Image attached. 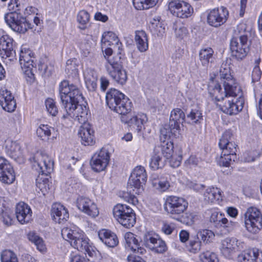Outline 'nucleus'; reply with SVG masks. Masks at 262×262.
Returning <instances> with one entry per match:
<instances>
[{
    "instance_id": "obj_1",
    "label": "nucleus",
    "mask_w": 262,
    "mask_h": 262,
    "mask_svg": "<svg viewBox=\"0 0 262 262\" xmlns=\"http://www.w3.org/2000/svg\"><path fill=\"white\" fill-rule=\"evenodd\" d=\"M59 96L65 113L64 119H73L82 125L78 131L81 144L84 146H92L95 143L94 131L89 123L88 108L84 105L79 104L83 97L79 89L76 85L70 83L68 80L62 81L59 85Z\"/></svg>"
},
{
    "instance_id": "obj_2",
    "label": "nucleus",
    "mask_w": 262,
    "mask_h": 262,
    "mask_svg": "<svg viewBox=\"0 0 262 262\" xmlns=\"http://www.w3.org/2000/svg\"><path fill=\"white\" fill-rule=\"evenodd\" d=\"M233 94L225 93L219 83L210 82L208 85V91L212 97L216 101L220 102L217 105L220 110L225 114L234 115L241 112L244 107V98L241 88L239 91H235L233 89Z\"/></svg>"
},
{
    "instance_id": "obj_3",
    "label": "nucleus",
    "mask_w": 262,
    "mask_h": 262,
    "mask_svg": "<svg viewBox=\"0 0 262 262\" xmlns=\"http://www.w3.org/2000/svg\"><path fill=\"white\" fill-rule=\"evenodd\" d=\"M106 102L112 111L126 115L132 111L133 104L130 100L123 93L115 89H111L106 94Z\"/></svg>"
},
{
    "instance_id": "obj_4",
    "label": "nucleus",
    "mask_w": 262,
    "mask_h": 262,
    "mask_svg": "<svg viewBox=\"0 0 262 262\" xmlns=\"http://www.w3.org/2000/svg\"><path fill=\"white\" fill-rule=\"evenodd\" d=\"M62 237L68 241L76 251L90 250L89 239L84 232L75 226H67L61 230Z\"/></svg>"
},
{
    "instance_id": "obj_5",
    "label": "nucleus",
    "mask_w": 262,
    "mask_h": 262,
    "mask_svg": "<svg viewBox=\"0 0 262 262\" xmlns=\"http://www.w3.org/2000/svg\"><path fill=\"white\" fill-rule=\"evenodd\" d=\"M147 180V174L144 167H136L129 178L127 183V189L133 194H139L144 190L143 186Z\"/></svg>"
},
{
    "instance_id": "obj_6",
    "label": "nucleus",
    "mask_w": 262,
    "mask_h": 262,
    "mask_svg": "<svg viewBox=\"0 0 262 262\" xmlns=\"http://www.w3.org/2000/svg\"><path fill=\"white\" fill-rule=\"evenodd\" d=\"M0 57L3 62L8 67L13 65L16 60L14 40L6 34L0 37Z\"/></svg>"
},
{
    "instance_id": "obj_7",
    "label": "nucleus",
    "mask_w": 262,
    "mask_h": 262,
    "mask_svg": "<svg viewBox=\"0 0 262 262\" xmlns=\"http://www.w3.org/2000/svg\"><path fill=\"white\" fill-rule=\"evenodd\" d=\"M245 227L249 233L256 234L262 229V214L256 207L247 209L244 215Z\"/></svg>"
},
{
    "instance_id": "obj_8",
    "label": "nucleus",
    "mask_w": 262,
    "mask_h": 262,
    "mask_svg": "<svg viewBox=\"0 0 262 262\" xmlns=\"http://www.w3.org/2000/svg\"><path fill=\"white\" fill-rule=\"evenodd\" d=\"M214 233L208 229L199 231L195 235H191L186 248L192 253H197L201 249L202 242L205 244L211 243L214 237Z\"/></svg>"
},
{
    "instance_id": "obj_9",
    "label": "nucleus",
    "mask_w": 262,
    "mask_h": 262,
    "mask_svg": "<svg viewBox=\"0 0 262 262\" xmlns=\"http://www.w3.org/2000/svg\"><path fill=\"white\" fill-rule=\"evenodd\" d=\"M34 54L26 46L21 47L19 54V63L22 72L26 80L30 83L34 79V75L32 72L34 67Z\"/></svg>"
},
{
    "instance_id": "obj_10",
    "label": "nucleus",
    "mask_w": 262,
    "mask_h": 262,
    "mask_svg": "<svg viewBox=\"0 0 262 262\" xmlns=\"http://www.w3.org/2000/svg\"><path fill=\"white\" fill-rule=\"evenodd\" d=\"M188 205V203L185 199L171 195L167 197L164 209L172 218L175 219L187 210Z\"/></svg>"
},
{
    "instance_id": "obj_11",
    "label": "nucleus",
    "mask_w": 262,
    "mask_h": 262,
    "mask_svg": "<svg viewBox=\"0 0 262 262\" xmlns=\"http://www.w3.org/2000/svg\"><path fill=\"white\" fill-rule=\"evenodd\" d=\"M105 67L108 74L116 82L121 85L126 83L127 79V73L123 69L121 60L108 59Z\"/></svg>"
},
{
    "instance_id": "obj_12",
    "label": "nucleus",
    "mask_w": 262,
    "mask_h": 262,
    "mask_svg": "<svg viewBox=\"0 0 262 262\" xmlns=\"http://www.w3.org/2000/svg\"><path fill=\"white\" fill-rule=\"evenodd\" d=\"M4 19L7 24L15 32L24 33L31 28V24L20 13H6Z\"/></svg>"
},
{
    "instance_id": "obj_13",
    "label": "nucleus",
    "mask_w": 262,
    "mask_h": 262,
    "mask_svg": "<svg viewBox=\"0 0 262 262\" xmlns=\"http://www.w3.org/2000/svg\"><path fill=\"white\" fill-rule=\"evenodd\" d=\"M220 76L222 82L223 83L224 89L225 92L228 94H233V91L230 90L233 89L235 91H239V87L238 84L235 82V79L231 73V68L228 61H224L220 68Z\"/></svg>"
},
{
    "instance_id": "obj_14",
    "label": "nucleus",
    "mask_w": 262,
    "mask_h": 262,
    "mask_svg": "<svg viewBox=\"0 0 262 262\" xmlns=\"http://www.w3.org/2000/svg\"><path fill=\"white\" fill-rule=\"evenodd\" d=\"M110 161V154L105 147H102L92 157L90 165L92 169L97 172L105 171Z\"/></svg>"
},
{
    "instance_id": "obj_15",
    "label": "nucleus",
    "mask_w": 262,
    "mask_h": 262,
    "mask_svg": "<svg viewBox=\"0 0 262 262\" xmlns=\"http://www.w3.org/2000/svg\"><path fill=\"white\" fill-rule=\"evenodd\" d=\"M54 162L52 158L44 152H37L34 158L33 167L40 174L46 176L53 170Z\"/></svg>"
},
{
    "instance_id": "obj_16",
    "label": "nucleus",
    "mask_w": 262,
    "mask_h": 262,
    "mask_svg": "<svg viewBox=\"0 0 262 262\" xmlns=\"http://www.w3.org/2000/svg\"><path fill=\"white\" fill-rule=\"evenodd\" d=\"M246 247V244L241 239L236 237H227L221 242V251L223 255L227 258H231L237 252Z\"/></svg>"
},
{
    "instance_id": "obj_17",
    "label": "nucleus",
    "mask_w": 262,
    "mask_h": 262,
    "mask_svg": "<svg viewBox=\"0 0 262 262\" xmlns=\"http://www.w3.org/2000/svg\"><path fill=\"white\" fill-rule=\"evenodd\" d=\"M207 23L213 27L217 28L225 23L229 16L227 9L221 7L206 11Z\"/></svg>"
},
{
    "instance_id": "obj_18",
    "label": "nucleus",
    "mask_w": 262,
    "mask_h": 262,
    "mask_svg": "<svg viewBox=\"0 0 262 262\" xmlns=\"http://www.w3.org/2000/svg\"><path fill=\"white\" fill-rule=\"evenodd\" d=\"M78 209L92 218H95L99 214V210L97 204L90 198L83 196H78L76 201Z\"/></svg>"
},
{
    "instance_id": "obj_19",
    "label": "nucleus",
    "mask_w": 262,
    "mask_h": 262,
    "mask_svg": "<svg viewBox=\"0 0 262 262\" xmlns=\"http://www.w3.org/2000/svg\"><path fill=\"white\" fill-rule=\"evenodd\" d=\"M168 8L173 15L180 18H187L193 13L192 7L186 1H170Z\"/></svg>"
},
{
    "instance_id": "obj_20",
    "label": "nucleus",
    "mask_w": 262,
    "mask_h": 262,
    "mask_svg": "<svg viewBox=\"0 0 262 262\" xmlns=\"http://www.w3.org/2000/svg\"><path fill=\"white\" fill-rule=\"evenodd\" d=\"M15 179L13 168L10 163L3 157H0V181L7 184H12Z\"/></svg>"
},
{
    "instance_id": "obj_21",
    "label": "nucleus",
    "mask_w": 262,
    "mask_h": 262,
    "mask_svg": "<svg viewBox=\"0 0 262 262\" xmlns=\"http://www.w3.org/2000/svg\"><path fill=\"white\" fill-rule=\"evenodd\" d=\"M0 105L3 110L8 112H14L16 107L14 96L4 85L0 86Z\"/></svg>"
},
{
    "instance_id": "obj_22",
    "label": "nucleus",
    "mask_w": 262,
    "mask_h": 262,
    "mask_svg": "<svg viewBox=\"0 0 262 262\" xmlns=\"http://www.w3.org/2000/svg\"><path fill=\"white\" fill-rule=\"evenodd\" d=\"M233 135L230 130H226L220 140L219 145L223 154L236 156V145L233 141Z\"/></svg>"
},
{
    "instance_id": "obj_23",
    "label": "nucleus",
    "mask_w": 262,
    "mask_h": 262,
    "mask_svg": "<svg viewBox=\"0 0 262 262\" xmlns=\"http://www.w3.org/2000/svg\"><path fill=\"white\" fill-rule=\"evenodd\" d=\"M238 262H262V251L257 248L248 249L237 257Z\"/></svg>"
},
{
    "instance_id": "obj_24",
    "label": "nucleus",
    "mask_w": 262,
    "mask_h": 262,
    "mask_svg": "<svg viewBox=\"0 0 262 262\" xmlns=\"http://www.w3.org/2000/svg\"><path fill=\"white\" fill-rule=\"evenodd\" d=\"M114 46L121 54L122 51V45L119 41L116 34L112 31L105 32L101 37V49L103 50L104 46Z\"/></svg>"
},
{
    "instance_id": "obj_25",
    "label": "nucleus",
    "mask_w": 262,
    "mask_h": 262,
    "mask_svg": "<svg viewBox=\"0 0 262 262\" xmlns=\"http://www.w3.org/2000/svg\"><path fill=\"white\" fill-rule=\"evenodd\" d=\"M51 216L55 222L61 224L69 219V214L67 209L63 205L56 203L52 205Z\"/></svg>"
},
{
    "instance_id": "obj_26",
    "label": "nucleus",
    "mask_w": 262,
    "mask_h": 262,
    "mask_svg": "<svg viewBox=\"0 0 262 262\" xmlns=\"http://www.w3.org/2000/svg\"><path fill=\"white\" fill-rule=\"evenodd\" d=\"M124 237L125 241V247L127 250L141 254L145 253V250L140 246V243L134 234L130 232H126Z\"/></svg>"
},
{
    "instance_id": "obj_27",
    "label": "nucleus",
    "mask_w": 262,
    "mask_h": 262,
    "mask_svg": "<svg viewBox=\"0 0 262 262\" xmlns=\"http://www.w3.org/2000/svg\"><path fill=\"white\" fill-rule=\"evenodd\" d=\"M15 214L18 221L21 224L28 223L31 219L32 211L30 206L24 202H19L16 206Z\"/></svg>"
},
{
    "instance_id": "obj_28",
    "label": "nucleus",
    "mask_w": 262,
    "mask_h": 262,
    "mask_svg": "<svg viewBox=\"0 0 262 262\" xmlns=\"http://www.w3.org/2000/svg\"><path fill=\"white\" fill-rule=\"evenodd\" d=\"M98 235L100 241L108 247H115L119 243L116 234L110 230L101 229L98 231Z\"/></svg>"
},
{
    "instance_id": "obj_29",
    "label": "nucleus",
    "mask_w": 262,
    "mask_h": 262,
    "mask_svg": "<svg viewBox=\"0 0 262 262\" xmlns=\"http://www.w3.org/2000/svg\"><path fill=\"white\" fill-rule=\"evenodd\" d=\"M185 115L183 111L180 108L173 109L170 114L169 127L172 129H176L179 134L181 125H182L185 120Z\"/></svg>"
},
{
    "instance_id": "obj_30",
    "label": "nucleus",
    "mask_w": 262,
    "mask_h": 262,
    "mask_svg": "<svg viewBox=\"0 0 262 262\" xmlns=\"http://www.w3.org/2000/svg\"><path fill=\"white\" fill-rule=\"evenodd\" d=\"M204 199L208 203H219L223 196L222 191L217 187L206 188L203 193Z\"/></svg>"
},
{
    "instance_id": "obj_31",
    "label": "nucleus",
    "mask_w": 262,
    "mask_h": 262,
    "mask_svg": "<svg viewBox=\"0 0 262 262\" xmlns=\"http://www.w3.org/2000/svg\"><path fill=\"white\" fill-rule=\"evenodd\" d=\"M83 76L86 88L89 91H95L97 88L98 76L96 72L91 68L83 71Z\"/></svg>"
},
{
    "instance_id": "obj_32",
    "label": "nucleus",
    "mask_w": 262,
    "mask_h": 262,
    "mask_svg": "<svg viewBox=\"0 0 262 262\" xmlns=\"http://www.w3.org/2000/svg\"><path fill=\"white\" fill-rule=\"evenodd\" d=\"M54 128L48 124H40L36 129V133L38 138L45 141H47L51 137V139L54 140L57 138V134L53 133Z\"/></svg>"
},
{
    "instance_id": "obj_33",
    "label": "nucleus",
    "mask_w": 262,
    "mask_h": 262,
    "mask_svg": "<svg viewBox=\"0 0 262 262\" xmlns=\"http://www.w3.org/2000/svg\"><path fill=\"white\" fill-rule=\"evenodd\" d=\"M135 41L137 48L140 52H145L148 49V36L144 31L135 32Z\"/></svg>"
},
{
    "instance_id": "obj_34",
    "label": "nucleus",
    "mask_w": 262,
    "mask_h": 262,
    "mask_svg": "<svg viewBox=\"0 0 262 262\" xmlns=\"http://www.w3.org/2000/svg\"><path fill=\"white\" fill-rule=\"evenodd\" d=\"M147 121V118L145 114L138 113L132 117L128 120V124L130 128L139 133L142 130Z\"/></svg>"
},
{
    "instance_id": "obj_35",
    "label": "nucleus",
    "mask_w": 262,
    "mask_h": 262,
    "mask_svg": "<svg viewBox=\"0 0 262 262\" xmlns=\"http://www.w3.org/2000/svg\"><path fill=\"white\" fill-rule=\"evenodd\" d=\"M149 28L154 34L158 36H162L165 32V26L160 16H155L150 20Z\"/></svg>"
},
{
    "instance_id": "obj_36",
    "label": "nucleus",
    "mask_w": 262,
    "mask_h": 262,
    "mask_svg": "<svg viewBox=\"0 0 262 262\" xmlns=\"http://www.w3.org/2000/svg\"><path fill=\"white\" fill-rule=\"evenodd\" d=\"M230 49L233 56L235 57L237 60H242L244 58L249 51V48L238 47V38H237L232 39L230 42Z\"/></svg>"
},
{
    "instance_id": "obj_37",
    "label": "nucleus",
    "mask_w": 262,
    "mask_h": 262,
    "mask_svg": "<svg viewBox=\"0 0 262 262\" xmlns=\"http://www.w3.org/2000/svg\"><path fill=\"white\" fill-rule=\"evenodd\" d=\"M213 55L214 51L211 48H202L199 52V58L202 64L204 67H208L209 63L213 62Z\"/></svg>"
},
{
    "instance_id": "obj_38",
    "label": "nucleus",
    "mask_w": 262,
    "mask_h": 262,
    "mask_svg": "<svg viewBox=\"0 0 262 262\" xmlns=\"http://www.w3.org/2000/svg\"><path fill=\"white\" fill-rule=\"evenodd\" d=\"M5 148L7 154L14 160H16L21 156L20 147L16 142L7 141Z\"/></svg>"
},
{
    "instance_id": "obj_39",
    "label": "nucleus",
    "mask_w": 262,
    "mask_h": 262,
    "mask_svg": "<svg viewBox=\"0 0 262 262\" xmlns=\"http://www.w3.org/2000/svg\"><path fill=\"white\" fill-rule=\"evenodd\" d=\"M158 148H155L149 160V167L153 170L162 168L164 165L161 154L158 152Z\"/></svg>"
},
{
    "instance_id": "obj_40",
    "label": "nucleus",
    "mask_w": 262,
    "mask_h": 262,
    "mask_svg": "<svg viewBox=\"0 0 262 262\" xmlns=\"http://www.w3.org/2000/svg\"><path fill=\"white\" fill-rule=\"evenodd\" d=\"M133 209L128 205L123 204H118L114 207L113 215L115 219L132 213Z\"/></svg>"
},
{
    "instance_id": "obj_41",
    "label": "nucleus",
    "mask_w": 262,
    "mask_h": 262,
    "mask_svg": "<svg viewBox=\"0 0 262 262\" xmlns=\"http://www.w3.org/2000/svg\"><path fill=\"white\" fill-rule=\"evenodd\" d=\"M155 148H158V151L161 156L163 155L168 159L170 158L173 152V144L171 141L161 142L160 146L156 147Z\"/></svg>"
},
{
    "instance_id": "obj_42",
    "label": "nucleus",
    "mask_w": 262,
    "mask_h": 262,
    "mask_svg": "<svg viewBox=\"0 0 262 262\" xmlns=\"http://www.w3.org/2000/svg\"><path fill=\"white\" fill-rule=\"evenodd\" d=\"M4 202L3 198L0 197V210L2 211L3 221L5 224L9 226L13 223V214L10 209L5 208Z\"/></svg>"
},
{
    "instance_id": "obj_43",
    "label": "nucleus",
    "mask_w": 262,
    "mask_h": 262,
    "mask_svg": "<svg viewBox=\"0 0 262 262\" xmlns=\"http://www.w3.org/2000/svg\"><path fill=\"white\" fill-rule=\"evenodd\" d=\"M186 121L189 124H198L203 121V115L202 111L199 108H193L188 114Z\"/></svg>"
},
{
    "instance_id": "obj_44",
    "label": "nucleus",
    "mask_w": 262,
    "mask_h": 262,
    "mask_svg": "<svg viewBox=\"0 0 262 262\" xmlns=\"http://www.w3.org/2000/svg\"><path fill=\"white\" fill-rule=\"evenodd\" d=\"M116 221L121 225L127 228H130L134 226L136 222V214L134 211L123 217L116 219Z\"/></svg>"
},
{
    "instance_id": "obj_45",
    "label": "nucleus",
    "mask_w": 262,
    "mask_h": 262,
    "mask_svg": "<svg viewBox=\"0 0 262 262\" xmlns=\"http://www.w3.org/2000/svg\"><path fill=\"white\" fill-rule=\"evenodd\" d=\"M159 236L158 234L152 232H148L144 234L142 241L143 245L149 249L154 247V244L157 241Z\"/></svg>"
},
{
    "instance_id": "obj_46",
    "label": "nucleus",
    "mask_w": 262,
    "mask_h": 262,
    "mask_svg": "<svg viewBox=\"0 0 262 262\" xmlns=\"http://www.w3.org/2000/svg\"><path fill=\"white\" fill-rule=\"evenodd\" d=\"M77 20L78 23V27L84 30L86 28L88 23L90 21V14L85 10L80 11L77 16Z\"/></svg>"
},
{
    "instance_id": "obj_47",
    "label": "nucleus",
    "mask_w": 262,
    "mask_h": 262,
    "mask_svg": "<svg viewBox=\"0 0 262 262\" xmlns=\"http://www.w3.org/2000/svg\"><path fill=\"white\" fill-rule=\"evenodd\" d=\"M152 185L156 190L160 192H165L170 187L169 182L164 178L153 180Z\"/></svg>"
},
{
    "instance_id": "obj_48",
    "label": "nucleus",
    "mask_w": 262,
    "mask_h": 262,
    "mask_svg": "<svg viewBox=\"0 0 262 262\" xmlns=\"http://www.w3.org/2000/svg\"><path fill=\"white\" fill-rule=\"evenodd\" d=\"M199 258L200 262H219L216 254L210 251L201 253Z\"/></svg>"
},
{
    "instance_id": "obj_49",
    "label": "nucleus",
    "mask_w": 262,
    "mask_h": 262,
    "mask_svg": "<svg viewBox=\"0 0 262 262\" xmlns=\"http://www.w3.org/2000/svg\"><path fill=\"white\" fill-rule=\"evenodd\" d=\"M195 215L191 212H184L175 220L187 225H192L195 222Z\"/></svg>"
},
{
    "instance_id": "obj_50",
    "label": "nucleus",
    "mask_w": 262,
    "mask_h": 262,
    "mask_svg": "<svg viewBox=\"0 0 262 262\" xmlns=\"http://www.w3.org/2000/svg\"><path fill=\"white\" fill-rule=\"evenodd\" d=\"M1 259L2 262H18L16 254L9 250H5L2 252Z\"/></svg>"
},
{
    "instance_id": "obj_51",
    "label": "nucleus",
    "mask_w": 262,
    "mask_h": 262,
    "mask_svg": "<svg viewBox=\"0 0 262 262\" xmlns=\"http://www.w3.org/2000/svg\"><path fill=\"white\" fill-rule=\"evenodd\" d=\"M236 156H232L230 155L223 154L217 159V162L221 166L228 167L232 161L235 160Z\"/></svg>"
},
{
    "instance_id": "obj_52",
    "label": "nucleus",
    "mask_w": 262,
    "mask_h": 262,
    "mask_svg": "<svg viewBox=\"0 0 262 262\" xmlns=\"http://www.w3.org/2000/svg\"><path fill=\"white\" fill-rule=\"evenodd\" d=\"M135 8L138 10L148 9L155 6L156 1H132Z\"/></svg>"
},
{
    "instance_id": "obj_53",
    "label": "nucleus",
    "mask_w": 262,
    "mask_h": 262,
    "mask_svg": "<svg viewBox=\"0 0 262 262\" xmlns=\"http://www.w3.org/2000/svg\"><path fill=\"white\" fill-rule=\"evenodd\" d=\"M104 48L103 50L102 49V52H103L104 58L107 60V62H108V59H113L114 60H119L120 61L121 60L122 57L123 56V54H122V51H121V54H119V51L117 52V55L112 57V55L113 53V50L112 48L108 47V46H104Z\"/></svg>"
},
{
    "instance_id": "obj_54",
    "label": "nucleus",
    "mask_w": 262,
    "mask_h": 262,
    "mask_svg": "<svg viewBox=\"0 0 262 262\" xmlns=\"http://www.w3.org/2000/svg\"><path fill=\"white\" fill-rule=\"evenodd\" d=\"M47 112L52 116H55L58 113V108L55 101L52 98H48L45 101Z\"/></svg>"
},
{
    "instance_id": "obj_55",
    "label": "nucleus",
    "mask_w": 262,
    "mask_h": 262,
    "mask_svg": "<svg viewBox=\"0 0 262 262\" xmlns=\"http://www.w3.org/2000/svg\"><path fill=\"white\" fill-rule=\"evenodd\" d=\"M167 250V247L165 242L160 237L154 244V247L150 250L157 253H163Z\"/></svg>"
},
{
    "instance_id": "obj_56",
    "label": "nucleus",
    "mask_w": 262,
    "mask_h": 262,
    "mask_svg": "<svg viewBox=\"0 0 262 262\" xmlns=\"http://www.w3.org/2000/svg\"><path fill=\"white\" fill-rule=\"evenodd\" d=\"M175 35L177 38H184L188 34V30L181 23H177L174 27Z\"/></svg>"
},
{
    "instance_id": "obj_57",
    "label": "nucleus",
    "mask_w": 262,
    "mask_h": 262,
    "mask_svg": "<svg viewBox=\"0 0 262 262\" xmlns=\"http://www.w3.org/2000/svg\"><path fill=\"white\" fill-rule=\"evenodd\" d=\"M209 214H210V221L211 222L214 223H217L219 225L223 218L224 214L220 213L217 209L213 208L209 210Z\"/></svg>"
},
{
    "instance_id": "obj_58",
    "label": "nucleus",
    "mask_w": 262,
    "mask_h": 262,
    "mask_svg": "<svg viewBox=\"0 0 262 262\" xmlns=\"http://www.w3.org/2000/svg\"><path fill=\"white\" fill-rule=\"evenodd\" d=\"M201 162V160L196 155H191L189 158L185 162V166L189 168H192L199 166Z\"/></svg>"
},
{
    "instance_id": "obj_59",
    "label": "nucleus",
    "mask_w": 262,
    "mask_h": 262,
    "mask_svg": "<svg viewBox=\"0 0 262 262\" xmlns=\"http://www.w3.org/2000/svg\"><path fill=\"white\" fill-rule=\"evenodd\" d=\"M259 156V152L258 150L249 151L243 154L242 159L245 162H251L254 161Z\"/></svg>"
},
{
    "instance_id": "obj_60",
    "label": "nucleus",
    "mask_w": 262,
    "mask_h": 262,
    "mask_svg": "<svg viewBox=\"0 0 262 262\" xmlns=\"http://www.w3.org/2000/svg\"><path fill=\"white\" fill-rule=\"evenodd\" d=\"M170 158L169 164L171 167L176 168L180 165L182 160V155L181 151H179L178 154H172Z\"/></svg>"
},
{
    "instance_id": "obj_61",
    "label": "nucleus",
    "mask_w": 262,
    "mask_h": 262,
    "mask_svg": "<svg viewBox=\"0 0 262 262\" xmlns=\"http://www.w3.org/2000/svg\"><path fill=\"white\" fill-rule=\"evenodd\" d=\"M23 7L20 1H9L8 4V10L9 13H19L18 11Z\"/></svg>"
},
{
    "instance_id": "obj_62",
    "label": "nucleus",
    "mask_w": 262,
    "mask_h": 262,
    "mask_svg": "<svg viewBox=\"0 0 262 262\" xmlns=\"http://www.w3.org/2000/svg\"><path fill=\"white\" fill-rule=\"evenodd\" d=\"M175 132L176 129H172L170 128H166L165 127H163L161 129V134L160 136V140L161 142H167L168 141H171L170 135L172 132Z\"/></svg>"
},
{
    "instance_id": "obj_63",
    "label": "nucleus",
    "mask_w": 262,
    "mask_h": 262,
    "mask_svg": "<svg viewBox=\"0 0 262 262\" xmlns=\"http://www.w3.org/2000/svg\"><path fill=\"white\" fill-rule=\"evenodd\" d=\"M235 223L233 221H229L223 216L219 225L225 229L228 232H229L233 230L235 226Z\"/></svg>"
},
{
    "instance_id": "obj_64",
    "label": "nucleus",
    "mask_w": 262,
    "mask_h": 262,
    "mask_svg": "<svg viewBox=\"0 0 262 262\" xmlns=\"http://www.w3.org/2000/svg\"><path fill=\"white\" fill-rule=\"evenodd\" d=\"M70 262H86L88 261L84 257L79 254V252L72 251L70 256Z\"/></svg>"
}]
</instances>
